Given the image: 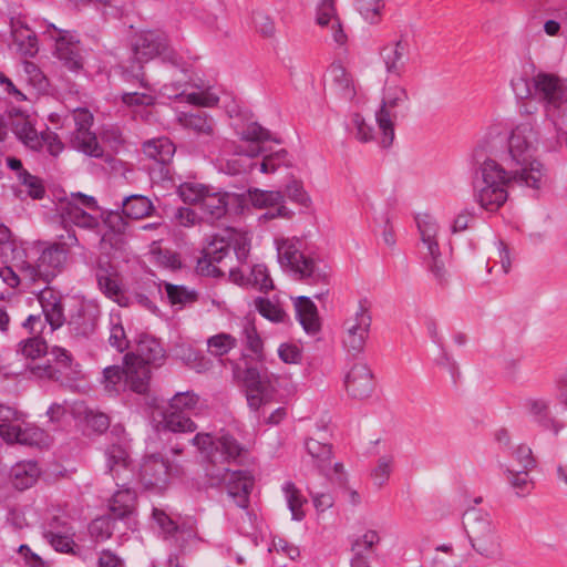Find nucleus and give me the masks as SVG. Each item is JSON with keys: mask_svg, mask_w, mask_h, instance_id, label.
<instances>
[{"mask_svg": "<svg viewBox=\"0 0 567 567\" xmlns=\"http://www.w3.org/2000/svg\"><path fill=\"white\" fill-rule=\"evenodd\" d=\"M100 319V311L94 306L81 305L74 309L66 322L69 333L76 340L91 338L96 329Z\"/></svg>", "mask_w": 567, "mask_h": 567, "instance_id": "aec40b11", "label": "nucleus"}, {"mask_svg": "<svg viewBox=\"0 0 567 567\" xmlns=\"http://www.w3.org/2000/svg\"><path fill=\"white\" fill-rule=\"evenodd\" d=\"M135 301L152 313H157L158 308L154 301L157 295H162L161 284L154 280L140 281L134 290Z\"/></svg>", "mask_w": 567, "mask_h": 567, "instance_id": "a19ab883", "label": "nucleus"}, {"mask_svg": "<svg viewBox=\"0 0 567 567\" xmlns=\"http://www.w3.org/2000/svg\"><path fill=\"white\" fill-rule=\"evenodd\" d=\"M9 130L12 131L18 141L31 151H40V133L35 130L29 116H9Z\"/></svg>", "mask_w": 567, "mask_h": 567, "instance_id": "7c9ffc66", "label": "nucleus"}, {"mask_svg": "<svg viewBox=\"0 0 567 567\" xmlns=\"http://www.w3.org/2000/svg\"><path fill=\"white\" fill-rule=\"evenodd\" d=\"M135 354L127 352L123 357V365H110L103 370L104 386L109 393L118 394L130 390L138 394L148 391L151 370L134 364Z\"/></svg>", "mask_w": 567, "mask_h": 567, "instance_id": "0eeeda50", "label": "nucleus"}, {"mask_svg": "<svg viewBox=\"0 0 567 567\" xmlns=\"http://www.w3.org/2000/svg\"><path fill=\"white\" fill-rule=\"evenodd\" d=\"M167 34L159 29L141 30L131 40L135 60L148 62L163 53L167 47Z\"/></svg>", "mask_w": 567, "mask_h": 567, "instance_id": "a211bd4d", "label": "nucleus"}, {"mask_svg": "<svg viewBox=\"0 0 567 567\" xmlns=\"http://www.w3.org/2000/svg\"><path fill=\"white\" fill-rule=\"evenodd\" d=\"M372 317L368 301L360 300L358 310L353 318L346 321V334L343 346L353 355L360 354L365 347L369 337Z\"/></svg>", "mask_w": 567, "mask_h": 567, "instance_id": "2eb2a0df", "label": "nucleus"}, {"mask_svg": "<svg viewBox=\"0 0 567 567\" xmlns=\"http://www.w3.org/2000/svg\"><path fill=\"white\" fill-rule=\"evenodd\" d=\"M171 475V462L161 454L146 455L140 465L138 477L146 488H166Z\"/></svg>", "mask_w": 567, "mask_h": 567, "instance_id": "6ab92c4d", "label": "nucleus"}, {"mask_svg": "<svg viewBox=\"0 0 567 567\" xmlns=\"http://www.w3.org/2000/svg\"><path fill=\"white\" fill-rule=\"evenodd\" d=\"M243 383L248 406L258 411L261 406L275 400L278 378L256 367H247L243 371Z\"/></svg>", "mask_w": 567, "mask_h": 567, "instance_id": "9b49d317", "label": "nucleus"}, {"mask_svg": "<svg viewBox=\"0 0 567 567\" xmlns=\"http://www.w3.org/2000/svg\"><path fill=\"white\" fill-rule=\"evenodd\" d=\"M295 309L297 318L309 334H316L320 330V320L317 306L310 297L300 296L295 299Z\"/></svg>", "mask_w": 567, "mask_h": 567, "instance_id": "72a5a7b5", "label": "nucleus"}, {"mask_svg": "<svg viewBox=\"0 0 567 567\" xmlns=\"http://www.w3.org/2000/svg\"><path fill=\"white\" fill-rule=\"evenodd\" d=\"M532 470H515L511 466L504 467V474L511 487L517 496H525L530 493L534 482L529 476Z\"/></svg>", "mask_w": 567, "mask_h": 567, "instance_id": "37998d69", "label": "nucleus"}, {"mask_svg": "<svg viewBox=\"0 0 567 567\" xmlns=\"http://www.w3.org/2000/svg\"><path fill=\"white\" fill-rule=\"evenodd\" d=\"M248 285L257 288L262 292H268L274 289V282L270 278L268 269L262 264L254 265L247 278Z\"/></svg>", "mask_w": 567, "mask_h": 567, "instance_id": "603ef678", "label": "nucleus"}, {"mask_svg": "<svg viewBox=\"0 0 567 567\" xmlns=\"http://www.w3.org/2000/svg\"><path fill=\"white\" fill-rule=\"evenodd\" d=\"M524 409L533 421L544 431L551 432L557 436L566 423L551 414L550 401L545 398H527L524 401Z\"/></svg>", "mask_w": 567, "mask_h": 567, "instance_id": "4be33fe9", "label": "nucleus"}, {"mask_svg": "<svg viewBox=\"0 0 567 567\" xmlns=\"http://www.w3.org/2000/svg\"><path fill=\"white\" fill-rule=\"evenodd\" d=\"M473 168L475 202L491 213L497 212L507 202L508 186L512 182L524 184L519 177L514 176L513 168L506 171L481 146L474 150Z\"/></svg>", "mask_w": 567, "mask_h": 567, "instance_id": "f257e3e1", "label": "nucleus"}, {"mask_svg": "<svg viewBox=\"0 0 567 567\" xmlns=\"http://www.w3.org/2000/svg\"><path fill=\"white\" fill-rule=\"evenodd\" d=\"M144 63L133 56L126 64L121 66V76L124 82L137 83L141 87L150 89L144 70Z\"/></svg>", "mask_w": 567, "mask_h": 567, "instance_id": "09e8293b", "label": "nucleus"}, {"mask_svg": "<svg viewBox=\"0 0 567 567\" xmlns=\"http://www.w3.org/2000/svg\"><path fill=\"white\" fill-rule=\"evenodd\" d=\"M328 80L331 89L340 99L351 101L355 96L353 81L340 63H332L329 66Z\"/></svg>", "mask_w": 567, "mask_h": 567, "instance_id": "473e14b6", "label": "nucleus"}, {"mask_svg": "<svg viewBox=\"0 0 567 567\" xmlns=\"http://www.w3.org/2000/svg\"><path fill=\"white\" fill-rule=\"evenodd\" d=\"M537 142L536 124L530 120L516 125L508 138L512 162L518 166V168H513V174L515 177H519L524 185L532 188H539L543 176V165L534 158Z\"/></svg>", "mask_w": 567, "mask_h": 567, "instance_id": "7ed1b4c3", "label": "nucleus"}, {"mask_svg": "<svg viewBox=\"0 0 567 567\" xmlns=\"http://www.w3.org/2000/svg\"><path fill=\"white\" fill-rule=\"evenodd\" d=\"M188 442L206 454V466L229 467L233 463L239 464L247 454L246 447L227 432H221L216 437L209 433H197Z\"/></svg>", "mask_w": 567, "mask_h": 567, "instance_id": "6e6552de", "label": "nucleus"}, {"mask_svg": "<svg viewBox=\"0 0 567 567\" xmlns=\"http://www.w3.org/2000/svg\"><path fill=\"white\" fill-rule=\"evenodd\" d=\"M167 300L172 306H178L179 309L198 301L199 295L196 290L189 289L183 285L165 282Z\"/></svg>", "mask_w": 567, "mask_h": 567, "instance_id": "79ce46f5", "label": "nucleus"}, {"mask_svg": "<svg viewBox=\"0 0 567 567\" xmlns=\"http://www.w3.org/2000/svg\"><path fill=\"white\" fill-rule=\"evenodd\" d=\"M344 384L348 394L357 400L369 398L374 390L373 374L364 363H355L347 373Z\"/></svg>", "mask_w": 567, "mask_h": 567, "instance_id": "b1692460", "label": "nucleus"}, {"mask_svg": "<svg viewBox=\"0 0 567 567\" xmlns=\"http://www.w3.org/2000/svg\"><path fill=\"white\" fill-rule=\"evenodd\" d=\"M48 350V344L44 339L40 337L29 338L27 341L22 343L21 352L27 358L37 359L42 354H45Z\"/></svg>", "mask_w": 567, "mask_h": 567, "instance_id": "69168bd1", "label": "nucleus"}, {"mask_svg": "<svg viewBox=\"0 0 567 567\" xmlns=\"http://www.w3.org/2000/svg\"><path fill=\"white\" fill-rule=\"evenodd\" d=\"M134 364L150 369V365L159 367L165 360V350L161 342L146 333H142L136 341Z\"/></svg>", "mask_w": 567, "mask_h": 567, "instance_id": "bb28decb", "label": "nucleus"}, {"mask_svg": "<svg viewBox=\"0 0 567 567\" xmlns=\"http://www.w3.org/2000/svg\"><path fill=\"white\" fill-rule=\"evenodd\" d=\"M107 467L114 480H118L120 471H126L128 465V454L126 450L118 445L112 444L105 451Z\"/></svg>", "mask_w": 567, "mask_h": 567, "instance_id": "49530a36", "label": "nucleus"}, {"mask_svg": "<svg viewBox=\"0 0 567 567\" xmlns=\"http://www.w3.org/2000/svg\"><path fill=\"white\" fill-rule=\"evenodd\" d=\"M116 485L122 488L116 491L110 502V514L117 520L130 518L136 504V493L130 487H125L126 483L116 481Z\"/></svg>", "mask_w": 567, "mask_h": 567, "instance_id": "2f4dec72", "label": "nucleus"}, {"mask_svg": "<svg viewBox=\"0 0 567 567\" xmlns=\"http://www.w3.org/2000/svg\"><path fill=\"white\" fill-rule=\"evenodd\" d=\"M209 351L215 357H221L236 347V339L228 333L213 336L207 341Z\"/></svg>", "mask_w": 567, "mask_h": 567, "instance_id": "4d7b16f0", "label": "nucleus"}, {"mask_svg": "<svg viewBox=\"0 0 567 567\" xmlns=\"http://www.w3.org/2000/svg\"><path fill=\"white\" fill-rule=\"evenodd\" d=\"M44 315V321L40 315H30L23 322V327L30 333L35 334L43 330L45 322L50 324L51 331L61 328L65 323L62 298L53 289L44 287L38 296Z\"/></svg>", "mask_w": 567, "mask_h": 567, "instance_id": "f8f14e48", "label": "nucleus"}, {"mask_svg": "<svg viewBox=\"0 0 567 567\" xmlns=\"http://www.w3.org/2000/svg\"><path fill=\"white\" fill-rule=\"evenodd\" d=\"M511 456L522 470H534L537 465L532 449L526 444H518L511 449Z\"/></svg>", "mask_w": 567, "mask_h": 567, "instance_id": "bf43d9fd", "label": "nucleus"}, {"mask_svg": "<svg viewBox=\"0 0 567 567\" xmlns=\"http://www.w3.org/2000/svg\"><path fill=\"white\" fill-rule=\"evenodd\" d=\"M233 250L239 264H246L250 252V238L247 233L235 228H226L221 234L214 235L203 249V256L196 264V272L200 276L220 278L225 272L217 266Z\"/></svg>", "mask_w": 567, "mask_h": 567, "instance_id": "39448f33", "label": "nucleus"}, {"mask_svg": "<svg viewBox=\"0 0 567 567\" xmlns=\"http://www.w3.org/2000/svg\"><path fill=\"white\" fill-rule=\"evenodd\" d=\"M235 200V194L209 187L198 208L206 221L214 223L226 216L229 205Z\"/></svg>", "mask_w": 567, "mask_h": 567, "instance_id": "393cba45", "label": "nucleus"}, {"mask_svg": "<svg viewBox=\"0 0 567 567\" xmlns=\"http://www.w3.org/2000/svg\"><path fill=\"white\" fill-rule=\"evenodd\" d=\"M154 206L151 199L144 195H130L122 202L123 214L132 219H142L152 215Z\"/></svg>", "mask_w": 567, "mask_h": 567, "instance_id": "ea45409f", "label": "nucleus"}, {"mask_svg": "<svg viewBox=\"0 0 567 567\" xmlns=\"http://www.w3.org/2000/svg\"><path fill=\"white\" fill-rule=\"evenodd\" d=\"M265 148L258 144L249 145L247 148L239 146L234 157L227 161L228 172L233 175L246 173L254 169L256 163L252 158L264 153Z\"/></svg>", "mask_w": 567, "mask_h": 567, "instance_id": "e433bc0d", "label": "nucleus"}, {"mask_svg": "<svg viewBox=\"0 0 567 567\" xmlns=\"http://www.w3.org/2000/svg\"><path fill=\"white\" fill-rule=\"evenodd\" d=\"M393 458L391 456H381L378 460L377 466L372 470L371 476L374 481V484L378 487H381L385 484V482L389 480L391 474V464Z\"/></svg>", "mask_w": 567, "mask_h": 567, "instance_id": "0e129e2a", "label": "nucleus"}, {"mask_svg": "<svg viewBox=\"0 0 567 567\" xmlns=\"http://www.w3.org/2000/svg\"><path fill=\"white\" fill-rule=\"evenodd\" d=\"M408 100V92L402 86L389 87L385 91L380 110L375 114V121L382 132L381 144L383 147H389L394 140L393 118L396 117V114L391 113V109Z\"/></svg>", "mask_w": 567, "mask_h": 567, "instance_id": "f3484780", "label": "nucleus"}, {"mask_svg": "<svg viewBox=\"0 0 567 567\" xmlns=\"http://www.w3.org/2000/svg\"><path fill=\"white\" fill-rule=\"evenodd\" d=\"M199 396L194 391L177 392L163 412L164 429L173 433H194L197 424L190 413L197 410Z\"/></svg>", "mask_w": 567, "mask_h": 567, "instance_id": "9d476101", "label": "nucleus"}, {"mask_svg": "<svg viewBox=\"0 0 567 567\" xmlns=\"http://www.w3.org/2000/svg\"><path fill=\"white\" fill-rule=\"evenodd\" d=\"M152 516L165 534L175 535L178 532V524L165 511L154 507Z\"/></svg>", "mask_w": 567, "mask_h": 567, "instance_id": "338daca9", "label": "nucleus"}, {"mask_svg": "<svg viewBox=\"0 0 567 567\" xmlns=\"http://www.w3.org/2000/svg\"><path fill=\"white\" fill-rule=\"evenodd\" d=\"M49 354L51 359H48L47 363L31 367L33 375L59 382L74 378L76 370L73 367L72 354L66 349L53 347Z\"/></svg>", "mask_w": 567, "mask_h": 567, "instance_id": "dca6fc26", "label": "nucleus"}, {"mask_svg": "<svg viewBox=\"0 0 567 567\" xmlns=\"http://www.w3.org/2000/svg\"><path fill=\"white\" fill-rule=\"evenodd\" d=\"M282 492L288 508L291 512V518L297 522L302 520L306 516L302 507L307 503V499L302 496L300 489L297 488L293 482L288 481L282 485Z\"/></svg>", "mask_w": 567, "mask_h": 567, "instance_id": "a18cd8bd", "label": "nucleus"}, {"mask_svg": "<svg viewBox=\"0 0 567 567\" xmlns=\"http://www.w3.org/2000/svg\"><path fill=\"white\" fill-rule=\"evenodd\" d=\"M59 215L65 234L68 230H74L71 226H75L85 230L89 238L92 239L94 235H99V231L101 230V221L97 217L73 204H60Z\"/></svg>", "mask_w": 567, "mask_h": 567, "instance_id": "412c9836", "label": "nucleus"}, {"mask_svg": "<svg viewBox=\"0 0 567 567\" xmlns=\"http://www.w3.org/2000/svg\"><path fill=\"white\" fill-rule=\"evenodd\" d=\"M109 343L116 351L123 353L130 348V339L122 324L120 316H111Z\"/></svg>", "mask_w": 567, "mask_h": 567, "instance_id": "8fccbe9b", "label": "nucleus"}, {"mask_svg": "<svg viewBox=\"0 0 567 567\" xmlns=\"http://www.w3.org/2000/svg\"><path fill=\"white\" fill-rule=\"evenodd\" d=\"M463 526L476 553L486 558L501 556V539L486 511L476 507L467 508L463 514Z\"/></svg>", "mask_w": 567, "mask_h": 567, "instance_id": "423d86ee", "label": "nucleus"}, {"mask_svg": "<svg viewBox=\"0 0 567 567\" xmlns=\"http://www.w3.org/2000/svg\"><path fill=\"white\" fill-rule=\"evenodd\" d=\"M285 193L289 197V199L303 207H308L310 204V197L303 189L302 183L299 181L293 179L292 182H290L286 186Z\"/></svg>", "mask_w": 567, "mask_h": 567, "instance_id": "774afa93", "label": "nucleus"}, {"mask_svg": "<svg viewBox=\"0 0 567 567\" xmlns=\"http://www.w3.org/2000/svg\"><path fill=\"white\" fill-rule=\"evenodd\" d=\"M51 27L56 32V35H54L56 58L70 71H80L83 68V59L80 52L79 40L69 31L58 29L53 24Z\"/></svg>", "mask_w": 567, "mask_h": 567, "instance_id": "5701e85b", "label": "nucleus"}, {"mask_svg": "<svg viewBox=\"0 0 567 567\" xmlns=\"http://www.w3.org/2000/svg\"><path fill=\"white\" fill-rule=\"evenodd\" d=\"M75 130L71 136L73 148L91 157L101 158L103 148L97 142L95 133L91 131L93 115L87 109H76L72 113Z\"/></svg>", "mask_w": 567, "mask_h": 567, "instance_id": "4468645a", "label": "nucleus"}, {"mask_svg": "<svg viewBox=\"0 0 567 567\" xmlns=\"http://www.w3.org/2000/svg\"><path fill=\"white\" fill-rule=\"evenodd\" d=\"M276 243L280 265L292 271L297 280L321 287V291L313 295L315 298L321 299L327 296L331 268L323 260L305 255L292 240L281 239Z\"/></svg>", "mask_w": 567, "mask_h": 567, "instance_id": "20e7f679", "label": "nucleus"}, {"mask_svg": "<svg viewBox=\"0 0 567 567\" xmlns=\"http://www.w3.org/2000/svg\"><path fill=\"white\" fill-rule=\"evenodd\" d=\"M280 166H290L289 154L285 148L265 155L260 163V172L264 174L275 173Z\"/></svg>", "mask_w": 567, "mask_h": 567, "instance_id": "6e6d98bb", "label": "nucleus"}, {"mask_svg": "<svg viewBox=\"0 0 567 567\" xmlns=\"http://www.w3.org/2000/svg\"><path fill=\"white\" fill-rule=\"evenodd\" d=\"M205 474L209 486L226 485L228 496L240 508H248L249 495L254 487V476L248 471H231L228 466H206Z\"/></svg>", "mask_w": 567, "mask_h": 567, "instance_id": "1a4fd4ad", "label": "nucleus"}, {"mask_svg": "<svg viewBox=\"0 0 567 567\" xmlns=\"http://www.w3.org/2000/svg\"><path fill=\"white\" fill-rule=\"evenodd\" d=\"M175 145L168 137H159L143 144L145 156L153 159L159 166L162 178H169L171 163L175 154Z\"/></svg>", "mask_w": 567, "mask_h": 567, "instance_id": "a878e982", "label": "nucleus"}, {"mask_svg": "<svg viewBox=\"0 0 567 567\" xmlns=\"http://www.w3.org/2000/svg\"><path fill=\"white\" fill-rule=\"evenodd\" d=\"M382 0H358V10L364 20L377 23L380 18Z\"/></svg>", "mask_w": 567, "mask_h": 567, "instance_id": "680f3d73", "label": "nucleus"}, {"mask_svg": "<svg viewBox=\"0 0 567 567\" xmlns=\"http://www.w3.org/2000/svg\"><path fill=\"white\" fill-rule=\"evenodd\" d=\"M240 140L260 143L266 141H274L276 143H280V140L274 138L268 130L259 125L258 123L248 124L240 133Z\"/></svg>", "mask_w": 567, "mask_h": 567, "instance_id": "13d9d810", "label": "nucleus"}, {"mask_svg": "<svg viewBox=\"0 0 567 567\" xmlns=\"http://www.w3.org/2000/svg\"><path fill=\"white\" fill-rule=\"evenodd\" d=\"M74 530L69 522H63L61 530L45 529L44 538L54 548V550L69 554L73 551L75 543L73 540Z\"/></svg>", "mask_w": 567, "mask_h": 567, "instance_id": "58836bf2", "label": "nucleus"}, {"mask_svg": "<svg viewBox=\"0 0 567 567\" xmlns=\"http://www.w3.org/2000/svg\"><path fill=\"white\" fill-rule=\"evenodd\" d=\"M409 48L408 40L401 35L399 40L380 49V55L388 73L401 76L409 61Z\"/></svg>", "mask_w": 567, "mask_h": 567, "instance_id": "cd10ccee", "label": "nucleus"}, {"mask_svg": "<svg viewBox=\"0 0 567 567\" xmlns=\"http://www.w3.org/2000/svg\"><path fill=\"white\" fill-rule=\"evenodd\" d=\"M305 447L313 465L322 475L327 476L332 465V445L315 439H308L306 440Z\"/></svg>", "mask_w": 567, "mask_h": 567, "instance_id": "f704fd0d", "label": "nucleus"}, {"mask_svg": "<svg viewBox=\"0 0 567 567\" xmlns=\"http://www.w3.org/2000/svg\"><path fill=\"white\" fill-rule=\"evenodd\" d=\"M95 278L101 292L118 305H122L123 292L120 286L118 274L109 260L100 258L96 261Z\"/></svg>", "mask_w": 567, "mask_h": 567, "instance_id": "c85d7f7f", "label": "nucleus"}, {"mask_svg": "<svg viewBox=\"0 0 567 567\" xmlns=\"http://www.w3.org/2000/svg\"><path fill=\"white\" fill-rule=\"evenodd\" d=\"M18 181L25 187L28 195L33 199H42L45 195V187L42 179L32 175L28 171H23L18 175Z\"/></svg>", "mask_w": 567, "mask_h": 567, "instance_id": "5fc2aeb1", "label": "nucleus"}, {"mask_svg": "<svg viewBox=\"0 0 567 567\" xmlns=\"http://www.w3.org/2000/svg\"><path fill=\"white\" fill-rule=\"evenodd\" d=\"M11 34L17 51L23 55L33 58L39 52L38 38L33 30L23 23H12Z\"/></svg>", "mask_w": 567, "mask_h": 567, "instance_id": "c9c22d12", "label": "nucleus"}, {"mask_svg": "<svg viewBox=\"0 0 567 567\" xmlns=\"http://www.w3.org/2000/svg\"><path fill=\"white\" fill-rule=\"evenodd\" d=\"M415 220L421 235V239L426 246L427 250L437 252L439 243L436 240V234L439 227L434 217L430 214H422L417 215Z\"/></svg>", "mask_w": 567, "mask_h": 567, "instance_id": "c03bdc74", "label": "nucleus"}, {"mask_svg": "<svg viewBox=\"0 0 567 567\" xmlns=\"http://www.w3.org/2000/svg\"><path fill=\"white\" fill-rule=\"evenodd\" d=\"M255 306L262 317L274 322L284 321V318L286 316L285 311L277 305L272 303L269 299L258 297L255 299Z\"/></svg>", "mask_w": 567, "mask_h": 567, "instance_id": "052dcab7", "label": "nucleus"}, {"mask_svg": "<svg viewBox=\"0 0 567 567\" xmlns=\"http://www.w3.org/2000/svg\"><path fill=\"white\" fill-rule=\"evenodd\" d=\"M182 121L185 127L193 130L195 133L213 134L212 120L204 112L186 114Z\"/></svg>", "mask_w": 567, "mask_h": 567, "instance_id": "864d4df0", "label": "nucleus"}, {"mask_svg": "<svg viewBox=\"0 0 567 567\" xmlns=\"http://www.w3.org/2000/svg\"><path fill=\"white\" fill-rule=\"evenodd\" d=\"M534 97L544 104L548 112L567 110V84L557 75L539 72L533 76Z\"/></svg>", "mask_w": 567, "mask_h": 567, "instance_id": "ddd939ff", "label": "nucleus"}, {"mask_svg": "<svg viewBox=\"0 0 567 567\" xmlns=\"http://www.w3.org/2000/svg\"><path fill=\"white\" fill-rule=\"evenodd\" d=\"M249 202L257 208L272 207L275 212L265 214L266 218L288 217L290 212L284 205L285 195L278 190H261L258 188L248 190Z\"/></svg>", "mask_w": 567, "mask_h": 567, "instance_id": "c756f323", "label": "nucleus"}, {"mask_svg": "<svg viewBox=\"0 0 567 567\" xmlns=\"http://www.w3.org/2000/svg\"><path fill=\"white\" fill-rule=\"evenodd\" d=\"M80 246L75 230L59 235L58 243H34L24 249L25 259L18 266L19 272L30 284L37 281L50 284L62 272L70 249Z\"/></svg>", "mask_w": 567, "mask_h": 567, "instance_id": "f03ea898", "label": "nucleus"}, {"mask_svg": "<svg viewBox=\"0 0 567 567\" xmlns=\"http://www.w3.org/2000/svg\"><path fill=\"white\" fill-rule=\"evenodd\" d=\"M123 235L124 233L109 229L104 230L103 225L101 224V230L99 231V235H94L92 239L99 243L101 249H105L107 246L110 248L117 249L123 244Z\"/></svg>", "mask_w": 567, "mask_h": 567, "instance_id": "e2e57ef3", "label": "nucleus"}, {"mask_svg": "<svg viewBox=\"0 0 567 567\" xmlns=\"http://www.w3.org/2000/svg\"><path fill=\"white\" fill-rule=\"evenodd\" d=\"M39 475L40 468L34 461L19 462L12 466L10 472L12 485L19 491L31 487Z\"/></svg>", "mask_w": 567, "mask_h": 567, "instance_id": "4c0bfd02", "label": "nucleus"}, {"mask_svg": "<svg viewBox=\"0 0 567 567\" xmlns=\"http://www.w3.org/2000/svg\"><path fill=\"white\" fill-rule=\"evenodd\" d=\"M208 186L186 182L178 186L177 193L185 204L197 205L199 207L202 198L206 195Z\"/></svg>", "mask_w": 567, "mask_h": 567, "instance_id": "3c124183", "label": "nucleus"}, {"mask_svg": "<svg viewBox=\"0 0 567 567\" xmlns=\"http://www.w3.org/2000/svg\"><path fill=\"white\" fill-rule=\"evenodd\" d=\"M117 519L111 514L97 517L89 525L91 537L95 542H104L113 535Z\"/></svg>", "mask_w": 567, "mask_h": 567, "instance_id": "de8ad7c7", "label": "nucleus"}]
</instances>
